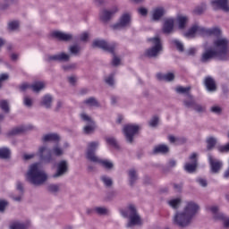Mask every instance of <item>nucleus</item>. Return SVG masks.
Returning <instances> with one entry per match:
<instances>
[{"label": "nucleus", "mask_w": 229, "mask_h": 229, "mask_svg": "<svg viewBox=\"0 0 229 229\" xmlns=\"http://www.w3.org/2000/svg\"><path fill=\"white\" fill-rule=\"evenodd\" d=\"M186 38H194L195 37H215L213 47H208L204 44L205 52L202 54L201 61L208 62L212 58L217 60H228L229 58V41L226 38H221V30L217 27L206 29L199 25H193L184 33Z\"/></svg>", "instance_id": "obj_1"}, {"label": "nucleus", "mask_w": 229, "mask_h": 229, "mask_svg": "<svg viewBox=\"0 0 229 229\" xmlns=\"http://www.w3.org/2000/svg\"><path fill=\"white\" fill-rule=\"evenodd\" d=\"M199 212V206L194 201H188L182 211H178L174 216V225L180 228H187L192 225L196 214Z\"/></svg>", "instance_id": "obj_2"}, {"label": "nucleus", "mask_w": 229, "mask_h": 229, "mask_svg": "<svg viewBox=\"0 0 229 229\" xmlns=\"http://www.w3.org/2000/svg\"><path fill=\"white\" fill-rule=\"evenodd\" d=\"M26 180L32 185H42L47 181V174L40 168V163H35L30 166Z\"/></svg>", "instance_id": "obj_3"}, {"label": "nucleus", "mask_w": 229, "mask_h": 229, "mask_svg": "<svg viewBox=\"0 0 229 229\" xmlns=\"http://www.w3.org/2000/svg\"><path fill=\"white\" fill-rule=\"evenodd\" d=\"M99 144L98 142H91L88 145L87 158L90 162H95V164H101L106 169H112L114 167V163L108 160H103L96 156V149Z\"/></svg>", "instance_id": "obj_4"}, {"label": "nucleus", "mask_w": 229, "mask_h": 229, "mask_svg": "<svg viewBox=\"0 0 229 229\" xmlns=\"http://www.w3.org/2000/svg\"><path fill=\"white\" fill-rule=\"evenodd\" d=\"M64 155V149L55 146L52 150H49L47 146H42L38 148V156L43 162L49 164L55 160V157H60Z\"/></svg>", "instance_id": "obj_5"}, {"label": "nucleus", "mask_w": 229, "mask_h": 229, "mask_svg": "<svg viewBox=\"0 0 229 229\" xmlns=\"http://www.w3.org/2000/svg\"><path fill=\"white\" fill-rule=\"evenodd\" d=\"M121 214L123 217H129L127 228H133V226L142 225V220L140 219L139 214H137L135 206L130 205L126 210H122Z\"/></svg>", "instance_id": "obj_6"}, {"label": "nucleus", "mask_w": 229, "mask_h": 229, "mask_svg": "<svg viewBox=\"0 0 229 229\" xmlns=\"http://www.w3.org/2000/svg\"><path fill=\"white\" fill-rule=\"evenodd\" d=\"M152 42L153 47L145 52V55L148 58L158 56L162 51V42L159 38H154L149 39Z\"/></svg>", "instance_id": "obj_7"}, {"label": "nucleus", "mask_w": 229, "mask_h": 229, "mask_svg": "<svg viewBox=\"0 0 229 229\" xmlns=\"http://www.w3.org/2000/svg\"><path fill=\"white\" fill-rule=\"evenodd\" d=\"M208 212L213 214V217L216 220L223 221L224 226L229 228V218L226 217L224 214L219 213V208L216 206H211L207 208Z\"/></svg>", "instance_id": "obj_8"}, {"label": "nucleus", "mask_w": 229, "mask_h": 229, "mask_svg": "<svg viewBox=\"0 0 229 229\" xmlns=\"http://www.w3.org/2000/svg\"><path fill=\"white\" fill-rule=\"evenodd\" d=\"M140 127L135 124H127L123 127V133L128 142H133V137L139 133Z\"/></svg>", "instance_id": "obj_9"}, {"label": "nucleus", "mask_w": 229, "mask_h": 229, "mask_svg": "<svg viewBox=\"0 0 229 229\" xmlns=\"http://www.w3.org/2000/svg\"><path fill=\"white\" fill-rule=\"evenodd\" d=\"M196 167H198V154L192 153L190 156V162L184 165V170L187 173H194V171H196Z\"/></svg>", "instance_id": "obj_10"}, {"label": "nucleus", "mask_w": 229, "mask_h": 229, "mask_svg": "<svg viewBox=\"0 0 229 229\" xmlns=\"http://www.w3.org/2000/svg\"><path fill=\"white\" fill-rule=\"evenodd\" d=\"M81 118L82 121H85V123L87 124L84 127V132L87 134L92 133V131H94V130H96V123H94V121H92V118H90V116H89L86 114H81Z\"/></svg>", "instance_id": "obj_11"}, {"label": "nucleus", "mask_w": 229, "mask_h": 229, "mask_svg": "<svg viewBox=\"0 0 229 229\" xmlns=\"http://www.w3.org/2000/svg\"><path fill=\"white\" fill-rule=\"evenodd\" d=\"M44 87H46V84L42 81L35 82L31 86H30L28 83H23L20 86V90H21V92H24V90H27V89H31L33 92H40V90H42Z\"/></svg>", "instance_id": "obj_12"}, {"label": "nucleus", "mask_w": 229, "mask_h": 229, "mask_svg": "<svg viewBox=\"0 0 229 229\" xmlns=\"http://www.w3.org/2000/svg\"><path fill=\"white\" fill-rule=\"evenodd\" d=\"M131 22V16L130 13H124L120 18V21L117 24L114 25V30H121V28H126Z\"/></svg>", "instance_id": "obj_13"}, {"label": "nucleus", "mask_w": 229, "mask_h": 229, "mask_svg": "<svg viewBox=\"0 0 229 229\" xmlns=\"http://www.w3.org/2000/svg\"><path fill=\"white\" fill-rule=\"evenodd\" d=\"M92 46L93 47H99L100 49H104V51L114 53V45H108V43L103 39H97L93 41Z\"/></svg>", "instance_id": "obj_14"}, {"label": "nucleus", "mask_w": 229, "mask_h": 229, "mask_svg": "<svg viewBox=\"0 0 229 229\" xmlns=\"http://www.w3.org/2000/svg\"><path fill=\"white\" fill-rule=\"evenodd\" d=\"M212 6L215 10L229 11L228 0H215L212 2Z\"/></svg>", "instance_id": "obj_15"}, {"label": "nucleus", "mask_w": 229, "mask_h": 229, "mask_svg": "<svg viewBox=\"0 0 229 229\" xmlns=\"http://www.w3.org/2000/svg\"><path fill=\"white\" fill-rule=\"evenodd\" d=\"M208 160L212 173H218L219 169L223 167V163L217 159H214L210 155L208 156Z\"/></svg>", "instance_id": "obj_16"}, {"label": "nucleus", "mask_w": 229, "mask_h": 229, "mask_svg": "<svg viewBox=\"0 0 229 229\" xmlns=\"http://www.w3.org/2000/svg\"><path fill=\"white\" fill-rule=\"evenodd\" d=\"M117 12V7H114L113 10L108 11V10H103L100 13V19L104 22H106V21H110L111 18L114 17V13Z\"/></svg>", "instance_id": "obj_17"}, {"label": "nucleus", "mask_w": 229, "mask_h": 229, "mask_svg": "<svg viewBox=\"0 0 229 229\" xmlns=\"http://www.w3.org/2000/svg\"><path fill=\"white\" fill-rule=\"evenodd\" d=\"M67 173V161H61L57 164V171L54 174V178H58V176H62Z\"/></svg>", "instance_id": "obj_18"}, {"label": "nucleus", "mask_w": 229, "mask_h": 229, "mask_svg": "<svg viewBox=\"0 0 229 229\" xmlns=\"http://www.w3.org/2000/svg\"><path fill=\"white\" fill-rule=\"evenodd\" d=\"M52 37H55V38H57L58 40H71L72 38V35L67 34L65 32H62L59 30H55L52 32Z\"/></svg>", "instance_id": "obj_19"}, {"label": "nucleus", "mask_w": 229, "mask_h": 229, "mask_svg": "<svg viewBox=\"0 0 229 229\" xmlns=\"http://www.w3.org/2000/svg\"><path fill=\"white\" fill-rule=\"evenodd\" d=\"M184 105L188 106V108H194L196 112H205V106L194 104L192 98H190V102L185 101Z\"/></svg>", "instance_id": "obj_20"}, {"label": "nucleus", "mask_w": 229, "mask_h": 229, "mask_svg": "<svg viewBox=\"0 0 229 229\" xmlns=\"http://www.w3.org/2000/svg\"><path fill=\"white\" fill-rule=\"evenodd\" d=\"M174 28V20L166 19L165 21V24H164V27H163L164 33H171V31H173Z\"/></svg>", "instance_id": "obj_21"}, {"label": "nucleus", "mask_w": 229, "mask_h": 229, "mask_svg": "<svg viewBox=\"0 0 229 229\" xmlns=\"http://www.w3.org/2000/svg\"><path fill=\"white\" fill-rule=\"evenodd\" d=\"M42 140L43 142H58L60 140V136L56 133L46 134L43 136Z\"/></svg>", "instance_id": "obj_22"}, {"label": "nucleus", "mask_w": 229, "mask_h": 229, "mask_svg": "<svg viewBox=\"0 0 229 229\" xmlns=\"http://www.w3.org/2000/svg\"><path fill=\"white\" fill-rule=\"evenodd\" d=\"M157 80H160L161 81H173L174 80V73H157Z\"/></svg>", "instance_id": "obj_23"}, {"label": "nucleus", "mask_w": 229, "mask_h": 229, "mask_svg": "<svg viewBox=\"0 0 229 229\" xmlns=\"http://www.w3.org/2000/svg\"><path fill=\"white\" fill-rule=\"evenodd\" d=\"M49 60H55V62H67V60H69V55L61 53L59 55L50 56Z\"/></svg>", "instance_id": "obj_24"}, {"label": "nucleus", "mask_w": 229, "mask_h": 229, "mask_svg": "<svg viewBox=\"0 0 229 229\" xmlns=\"http://www.w3.org/2000/svg\"><path fill=\"white\" fill-rule=\"evenodd\" d=\"M205 85L209 92H214V90H216V81H214V79L210 77L206 78Z\"/></svg>", "instance_id": "obj_25"}, {"label": "nucleus", "mask_w": 229, "mask_h": 229, "mask_svg": "<svg viewBox=\"0 0 229 229\" xmlns=\"http://www.w3.org/2000/svg\"><path fill=\"white\" fill-rule=\"evenodd\" d=\"M165 13V10H164V8L157 7L154 9L152 13V19L154 21H158V19H160Z\"/></svg>", "instance_id": "obj_26"}, {"label": "nucleus", "mask_w": 229, "mask_h": 229, "mask_svg": "<svg viewBox=\"0 0 229 229\" xmlns=\"http://www.w3.org/2000/svg\"><path fill=\"white\" fill-rule=\"evenodd\" d=\"M189 19L187 18V16H178L177 17V24L179 27V30H183V28H185V26L187 25Z\"/></svg>", "instance_id": "obj_27"}, {"label": "nucleus", "mask_w": 229, "mask_h": 229, "mask_svg": "<svg viewBox=\"0 0 229 229\" xmlns=\"http://www.w3.org/2000/svg\"><path fill=\"white\" fill-rule=\"evenodd\" d=\"M182 203V199L177 198V199H172L168 201V205L172 208H178Z\"/></svg>", "instance_id": "obj_28"}, {"label": "nucleus", "mask_w": 229, "mask_h": 229, "mask_svg": "<svg viewBox=\"0 0 229 229\" xmlns=\"http://www.w3.org/2000/svg\"><path fill=\"white\" fill-rule=\"evenodd\" d=\"M169 151V147L166 145H158L155 147L154 153H167Z\"/></svg>", "instance_id": "obj_29"}, {"label": "nucleus", "mask_w": 229, "mask_h": 229, "mask_svg": "<svg viewBox=\"0 0 229 229\" xmlns=\"http://www.w3.org/2000/svg\"><path fill=\"white\" fill-rule=\"evenodd\" d=\"M52 101H53V98H51L50 95H47L42 99V105L43 106H46V108H49V106H51Z\"/></svg>", "instance_id": "obj_30"}, {"label": "nucleus", "mask_w": 229, "mask_h": 229, "mask_svg": "<svg viewBox=\"0 0 229 229\" xmlns=\"http://www.w3.org/2000/svg\"><path fill=\"white\" fill-rule=\"evenodd\" d=\"M84 105H85V106H87V107H90V106H98V100H96V98H90L87 99V100L84 102Z\"/></svg>", "instance_id": "obj_31"}, {"label": "nucleus", "mask_w": 229, "mask_h": 229, "mask_svg": "<svg viewBox=\"0 0 229 229\" xmlns=\"http://www.w3.org/2000/svg\"><path fill=\"white\" fill-rule=\"evenodd\" d=\"M26 130L24 126L16 127L11 131L10 135H19V133H24Z\"/></svg>", "instance_id": "obj_32"}, {"label": "nucleus", "mask_w": 229, "mask_h": 229, "mask_svg": "<svg viewBox=\"0 0 229 229\" xmlns=\"http://www.w3.org/2000/svg\"><path fill=\"white\" fill-rule=\"evenodd\" d=\"M0 158H10V149L7 148H0Z\"/></svg>", "instance_id": "obj_33"}, {"label": "nucleus", "mask_w": 229, "mask_h": 229, "mask_svg": "<svg viewBox=\"0 0 229 229\" xmlns=\"http://www.w3.org/2000/svg\"><path fill=\"white\" fill-rule=\"evenodd\" d=\"M129 178L131 185H133V183H135V182L137 181V172H135V170H130Z\"/></svg>", "instance_id": "obj_34"}, {"label": "nucleus", "mask_w": 229, "mask_h": 229, "mask_svg": "<svg viewBox=\"0 0 229 229\" xmlns=\"http://www.w3.org/2000/svg\"><path fill=\"white\" fill-rule=\"evenodd\" d=\"M0 108L3 112L8 114L10 112V106H8V102L6 100L0 101Z\"/></svg>", "instance_id": "obj_35"}, {"label": "nucleus", "mask_w": 229, "mask_h": 229, "mask_svg": "<svg viewBox=\"0 0 229 229\" xmlns=\"http://www.w3.org/2000/svg\"><path fill=\"white\" fill-rule=\"evenodd\" d=\"M28 226L19 222H14L10 225V229H27Z\"/></svg>", "instance_id": "obj_36"}, {"label": "nucleus", "mask_w": 229, "mask_h": 229, "mask_svg": "<svg viewBox=\"0 0 229 229\" xmlns=\"http://www.w3.org/2000/svg\"><path fill=\"white\" fill-rule=\"evenodd\" d=\"M106 142L109 146H111L112 148H114L115 149L119 148V145L117 144V140H115V139L112 137L106 138Z\"/></svg>", "instance_id": "obj_37"}, {"label": "nucleus", "mask_w": 229, "mask_h": 229, "mask_svg": "<svg viewBox=\"0 0 229 229\" xmlns=\"http://www.w3.org/2000/svg\"><path fill=\"white\" fill-rule=\"evenodd\" d=\"M191 90L190 87H182L179 86L176 88V92H178V94H189V91Z\"/></svg>", "instance_id": "obj_38"}, {"label": "nucleus", "mask_w": 229, "mask_h": 229, "mask_svg": "<svg viewBox=\"0 0 229 229\" xmlns=\"http://www.w3.org/2000/svg\"><path fill=\"white\" fill-rule=\"evenodd\" d=\"M216 139L215 138H208L207 140V144H208V149H212L216 146Z\"/></svg>", "instance_id": "obj_39"}, {"label": "nucleus", "mask_w": 229, "mask_h": 229, "mask_svg": "<svg viewBox=\"0 0 229 229\" xmlns=\"http://www.w3.org/2000/svg\"><path fill=\"white\" fill-rule=\"evenodd\" d=\"M172 44H174V46H175V47L178 49V51H183V44H182V42H180L177 39H174L172 40Z\"/></svg>", "instance_id": "obj_40"}, {"label": "nucleus", "mask_w": 229, "mask_h": 229, "mask_svg": "<svg viewBox=\"0 0 229 229\" xmlns=\"http://www.w3.org/2000/svg\"><path fill=\"white\" fill-rule=\"evenodd\" d=\"M101 180L106 187H110V185H112V179L110 177L104 175Z\"/></svg>", "instance_id": "obj_41"}, {"label": "nucleus", "mask_w": 229, "mask_h": 229, "mask_svg": "<svg viewBox=\"0 0 229 229\" xmlns=\"http://www.w3.org/2000/svg\"><path fill=\"white\" fill-rule=\"evenodd\" d=\"M95 212H97V214H99L100 216H105V214H106L108 210L105 208H96Z\"/></svg>", "instance_id": "obj_42"}, {"label": "nucleus", "mask_w": 229, "mask_h": 229, "mask_svg": "<svg viewBox=\"0 0 229 229\" xmlns=\"http://www.w3.org/2000/svg\"><path fill=\"white\" fill-rule=\"evenodd\" d=\"M17 28H19V21H15L9 22V30H17Z\"/></svg>", "instance_id": "obj_43"}, {"label": "nucleus", "mask_w": 229, "mask_h": 229, "mask_svg": "<svg viewBox=\"0 0 229 229\" xmlns=\"http://www.w3.org/2000/svg\"><path fill=\"white\" fill-rule=\"evenodd\" d=\"M70 53H72V55H78V53H80V47H78V46H72L70 47Z\"/></svg>", "instance_id": "obj_44"}, {"label": "nucleus", "mask_w": 229, "mask_h": 229, "mask_svg": "<svg viewBox=\"0 0 229 229\" xmlns=\"http://www.w3.org/2000/svg\"><path fill=\"white\" fill-rule=\"evenodd\" d=\"M23 104L25 105V106H31V105H33V100H31V98H30L29 97H25L23 98Z\"/></svg>", "instance_id": "obj_45"}, {"label": "nucleus", "mask_w": 229, "mask_h": 229, "mask_svg": "<svg viewBox=\"0 0 229 229\" xmlns=\"http://www.w3.org/2000/svg\"><path fill=\"white\" fill-rule=\"evenodd\" d=\"M157 124H158V118L157 116H154L149 122V126H151L152 128H155Z\"/></svg>", "instance_id": "obj_46"}, {"label": "nucleus", "mask_w": 229, "mask_h": 229, "mask_svg": "<svg viewBox=\"0 0 229 229\" xmlns=\"http://www.w3.org/2000/svg\"><path fill=\"white\" fill-rule=\"evenodd\" d=\"M48 189L51 192H58L60 187L57 184H51Z\"/></svg>", "instance_id": "obj_47"}, {"label": "nucleus", "mask_w": 229, "mask_h": 229, "mask_svg": "<svg viewBox=\"0 0 229 229\" xmlns=\"http://www.w3.org/2000/svg\"><path fill=\"white\" fill-rule=\"evenodd\" d=\"M8 78H9L8 73H3L0 75V87L3 86V81H6Z\"/></svg>", "instance_id": "obj_48"}, {"label": "nucleus", "mask_w": 229, "mask_h": 229, "mask_svg": "<svg viewBox=\"0 0 229 229\" xmlns=\"http://www.w3.org/2000/svg\"><path fill=\"white\" fill-rule=\"evenodd\" d=\"M138 12H139L140 15H142L143 17L148 15V9H146L144 7L138 9Z\"/></svg>", "instance_id": "obj_49"}, {"label": "nucleus", "mask_w": 229, "mask_h": 229, "mask_svg": "<svg viewBox=\"0 0 229 229\" xmlns=\"http://www.w3.org/2000/svg\"><path fill=\"white\" fill-rule=\"evenodd\" d=\"M6 205H8V202H6L5 200H0V212H3V210H4Z\"/></svg>", "instance_id": "obj_50"}, {"label": "nucleus", "mask_w": 229, "mask_h": 229, "mask_svg": "<svg viewBox=\"0 0 229 229\" xmlns=\"http://www.w3.org/2000/svg\"><path fill=\"white\" fill-rule=\"evenodd\" d=\"M218 149L221 152H227V151H229V143H227L225 146L219 147Z\"/></svg>", "instance_id": "obj_51"}, {"label": "nucleus", "mask_w": 229, "mask_h": 229, "mask_svg": "<svg viewBox=\"0 0 229 229\" xmlns=\"http://www.w3.org/2000/svg\"><path fill=\"white\" fill-rule=\"evenodd\" d=\"M211 111L214 114H221V107H219L217 106H214L213 107H211Z\"/></svg>", "instance_id": "obj_52"}, {"label": "nucleus", "mask_w": 229, "mask_h": 229, "mask_svg": "<svg viewBox=\"0 0 229 229\" xmlns=\"http://www.w3.org/2000/svg\"><path fill=\"white\" fill-rule=\"evenodd\" d=\"M106 83H107V85H114V76L111 75V76L107 77L106 79Z\"/></svg>", "instance_id": "obj_53"}, {"label": "nucleus", "mask_w": 229, "mask_h": 229, "mask_svg": "<svg viewBox=\"0 0 229 229\" xmlns=\"http://www.w3.org/2000/svg\"><path fill=\"white\" fill-rule=\"evenodd\" d=\"M112 64L113 65H119V64H121V59H119L117 56H114Z\"/></svg>", "instance_id": "obj_54"}, {"label": "nucleus", "mask_w": 229, "mask_h": 229, "mask_svg": "<svg viewBox=\"0 0 229 229\" xmlns=\"http://www.w3.org/2000/svg\"><path fill=\"white\" fill-rule=\"evenodd\" d=\"M89 38V33L84 32L81 35V40H82V42L87 41Z\"/></svg>", "instance_id": "obj_55"}, {"label": "nucleus", "mask_w": 229, "mask_h": 229, "mask_svg": "<svg viewBox=\"0 0 229 229\" xmlns=\"http://www.w3.org/2000/svg\"><path fill=\"white\" fill-rule=\"evenodd\" d=\"M198 183H199L201 187H207V180L205 179H198Z\"/></svg>", "instance_id": "obj_56"}, {"label": "nucleus", "mask_w": 229, "mask_h": 229, "mask_svg": "<svg viewBox=\"0 0 229 229\" xmlns=\"http://www.w3.org/2000/svg\"><path fill=\"white\" fill-rule=\"evenodd\" d=\"M198 52V48L196 47H191L188 50V55H196V53Z\"/></svg>", "instance_id": "obj_57"}, {"label": "nucleus", "mask_w": 229, "mask_h": 229, "mask_svg": "<svg viewBox=\"0 0 229 229\" xmlns=\"http://www.w3.org/2000/svg\"><path fill=\"white\" fill-rule=\"evenodd\" d=\"M33 157H35V154H25L23 156V158H24V160H30V159L33 158Z\"/></svg>", "instance_id": "obj_58"}, {"label": "nucleus", "mask_w": 229, "mask_h": 229, "mask_svg": "<svg viewBox=\"0 0 229 229\" xmlns=\"http://www.w3.org/2000/svg\"><path fill=\"white\" fill-rule=\"evenodd\" d=\"M76 77L75 76H72L68 78L69 82L71 83V85H74V83H76Z\"/></svg>", "instance_id": "obj_59"}, {"label": "nucleus", "mask_w": 229, "mask_h": 229, "mask_svg": "<svg viewBox=\"0 0 229 229\" xmlns=\"http://www.w3.org/2000/svg\"><path fill=\"white\" fill-rule=\"evenodd\" d=\"M168 140H169V142H171L173 144L174 142H177L178 138H175L174 136H169Z\"/></svg>", "instance_id": "obj_60"}, {"label": "nucleus", "mask_w": 229, "mask_h": 229, "mask_svg": "<svg viewBox=\"0 0 229 229\" xmlns=\"http://www.w3.org/2000/svg\"><path fill=\"white\" fill-rule=\"evenodd\" d=\"M16 189L18 191H22V183L21 182H18L17 184H16Z\"/></svg>", "instance_id": "obj_61"}, {"label": "nucleus", "mask_w": 229, "mask_h": 229, "mask_svg": "<svg viewBox=\"0 0 229 229\" xmlns=\"http://www.w3.org/2000/svg\"><path fill=\"white\" fill-rule=\"evenodd\" d=\"M168 165L169 167H174V165H176V161L174 160L169 161Z\"/></svg>", "instance_id": "obj_62"}, {"label": "nucleus", "mask_w": 229, "mask_h": 229, "mask_svg": "<svg viewBox=\"0 0 229 229\" xmlns=\"http://www.w3.org/2000/svg\"><path fill=\"white\" fill-rule=\"evenodd\" d=\"M11 58H12V60H17V58H18L17 54H12Z\"/></svg>", "instance_id": "obj_63"}, {"label": "nucleus", "mask_w": 229, "mask_h": 229, "mask_svg": "<svg viewBox=\"0 0 229 229\" xmlns=\"http://www.w3.org/2000/svg\"><path fill=\"white\" fill-rule=\"evenodd\" d=\"M4 45V40L3 38H0V47H3Z\"/></svg>", "instance_id": "obj_64"}]
</instances>
